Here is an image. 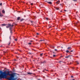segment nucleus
Wrapping results in <instances>:
<instances>
[{
    "label": "nucleus",
    "mask_w": 80,
    "mask_h": 80,
    "mask_svg": "<svg viewBox=\"0 0 80 80\" xmlns=\"http://www.w3.org/2000/svg\"><path fill=\"white\" fill-rule=\"evenodd\" d=\"M9 28L10 31H12V27H10Z\"/></svg>",
    "instance_id": "4"
},
{
    "label": "nucleus",
    "mask_w": 80,
    "mask_h": 80,
    "mask_svg": "<svg viewBox=\"0 0 80 80\" xmlns=\"http://www.w3.org/2000/svg\"><path fill=\"white\" fill-rule=\"evenodd\" d=\"M46 2H47V3H48V4H49L50 5H52V2H48L47 1H45Z\"/></svg>",
    "instance_id": "3"
},
{
    "label": "nucleus",
    "mask_w": 80,
    "mask_h": 80,
    "mask_svg": "<svg viewBox=\"0 0 80 80\" xmlns=\"http://www.w3.org/2000/svg\"><path fill=\"white\" fill-rule=\"evenodd\" d=\"M0 6H2V3H0Z\"/></svg>",
    "instance_id": "24"
},
{
    "label": "nucleus",
    "mask_w": 80,
    "mask_h": 80,
    "mask_svg": "<svg viewBox=\"0 0 80 80\" xmlns=\"http://www.w3.org/2000/svg\"><path fill=\"white\" fill-rule=\"evenodd\" d=\"M10 43H11V42H9V43L8 44V45H10Z\"/></svg>",
    "instance_id": "21"
},
{
    "label": "nucleus",
    "mask_w": 80,
    "mask_h": 80,
    "mask_svg": "<svg viewBox=\"0 0 80 80\" xmlns=\"http://www.w3.org/2000/svg\"><path fill=\"white\" fill-rule=\"evenodd\" d=\"M51 48H55V46H52L51 47Z\"/></svg>",
    "instance_id": "18"
},
{
    "label": "nucleus",
    "mask_w": 80,
    "mask_h": 80,
    "mask_svg": "<svg viewBox=\"0 0 80 80\" xmlns=\"http://www.w3.org/2000/svg\"><path fill=\"white\" fill-rule=\"evenodd\" d=\"M37 35H39V33H37Z\"/></svg>",
    "instance_id": "32"
},
{
    "label": "nucleus",
    "mask_w": 80,
    "mask_h": 80,
    "mask_svg": "<svg viewBox=\"0 0 80 80\" xmlns=\"http://www.w3.org/2000/svg\"><path fill=\"white\" fill-rule=\"evenodd\" d=\"M55 56H56L55 55H53V57H55Z\"/></svg>",
    "instance_id": "29"
},
{
    "label": "nucleus",
    "mask_w": 80,
    "mask_h": 80,
    "mask_svg": "<svg viewBox=\"0 0 80 80\" xmlns=\"http://www.w3.org/2000/svg\"><path fill=\"white\" fill-rule=\"evenodd\" d=\"M46 63V61H42L41 62V63Z\"/></svg>",
    "instance_id": "7"
},
{
    "label": "nucleus",
    "mask_w": 80,
    "mask_h": 80,
    "mask_svg": "<svg viewBox=\"0 0 80 80\" xmlns=\"http://www.w3.org/2000/svg\"><path fill=\"white\" fill-rule=\"evenodd\" d=\"M31 5H33V3H31Z\"/></svg>",
    "instance_id": "35"
},
{
    "label": "nucleus",
    "mask_w": 80,
    "mask_h": 80,
    "mask_svg": "<svg viewBox=\"0 0 80 80\" xmlns=\"http://www.w3.org/2000/svg\"><path fill=\"white\" fill-rule=\"evenodd\" d=\"M20 17H18L17 18V20H20Z\"/></svg>",
    "instance_id": "9"
},
{
    "label": "nucleus",
    "mask_w": 80,
    "mask_h": 80,
    "mask_svg": "<svg viewBox=\"0 0 80 80\" xmlns=\"http://www.w3.org/2000/svg\"><path fill=\"white\" fill-rule=\"evenodd\" d=\"M4 53H7V52H5Z\"/></svg>",
    "instance_id": "38"
},
{
    "label": "nucleus",
    "mask_w": 80,
    "mask_h": 80,
    "mask_svg": "<svg viewBox=\"0 0 80 80\" xmlns=\"http://www.w3.org/2000/svg\"><path fill=\"white\" fill-rule=\"evenodd\" d=\"M76 63L77 65L79 64V63H78V61H76Z\"/></svg>",
    "instance_id": "17"
},
{
    "label": "nucleus",
    "mask_w": 80,
    "mask_h": 80,
    "mask_svg": "<svg viewBox=\"0 0 80 80\" xmlns=\"http://www.w3.org/2000/svg\"><path fill=\"white\" fill-rule=\"evenodd\" d=\"M54 50H55V51H57V49H54Z\"/></svg>",
    "instance_id": "27"
},
{
    "label": "nucleus",
    "mask_w": 80,
    "mask_h": 80,
    "mask_svg": "<svg viewBox=\"0 0 80 80\" xmlns=\"http://www.w3.org/2000/svg\"><path fill=\"white\" fill-rule=\"evenodd\" d=\"M24 20H25V19L22 18V19H21L20 21V22H22V21H23Z\"/></svg>",
    "instance_id": "11"
},
{
    "label": "nucleus",
    "mask_w": 80,
    "mask_h": 80,
    "mask_svg": "<svg viewBox=\"0 0 80 80\" xmlns=\"http://www.w3.org/2000/svg\"><path fill=\"white\" fill-rule=\"evenodd\" d=\"M64 11H65L66 12H67V10H64Z\"/></svg>",
    "instance_id": "36"
},
{
    "label": "nucleus",
    "mask_w": 80,
    "mask_h": 80,
    "mask_svg": "<svg viewBox=\"0 0 80 80\" xmlns=\"http://www.w3.org/2000/svg\"><path fill=\"white\" fill-rule=\"evenodd\" d=\"M28 45H32V43L30 42V43H28Z\"/></svg>",
    "instance_id": "20"
},
{
    "label": "nucleus",
    "mask_w": 80,
    "mask_h": 80,
    "mask_svg": "<svg viewBox=\"0 0 80 80\" xmlns=\"http://www.w3.org/2000/svg\"><path fill=\"white\" fill-rule=\"evenodd\" d=\"M40 56H42L43 55V53H42L40 54Z\"/></svg>",
    "instance_id": "22"
},
{
    "label": "nucleus",
    "mask_w": 80,
    "mask_h": 80,
    "mask_svg": "<svg viewBox=\"0 0 80 80\" xmlns=\"http://www.w3.org/2000/svg\"><path fill=\"white\" fill-rule=\"evenodd\" d=\"M46 20H49V18H46Z\"/></svg>",
    "instance_id": "19"
},
{
    "label": "nucleus",
    "mask_w": 80,
    "mask_h": 80,
    "mask_svg": "<svg viewBox=\"0 0 80 80\" xmlns=\"http://www.w3.org/2000/svg\"><path fill=\"white\" fill-rule=\"evenodd\" d=\"M72 80H75V79H72Z\"/></svg>",
    "instance_id": "42"
},
{
    "label": "nucleus",
    "mask_w": 80,
    "mask_h": 80,
    "mask_svg": "<svg viewBox=\"0 0 80 80\" xmlns=\"http://www.w3.org/2000/svg\"><path fill=\"white\" fill-rule=\"evenodd\" d=\"M61 12H62V11H61Z\"/></svg>",
    "instance_id": "41"
},
{
    "label": "nucleus",
    "mask_w": 80,
    "mask_h": 80,
    "mask_svg": "<svg viewBox=\"0 0 80 80\" xmlns=\"http://www.w3.org/2000/svg\"><path fill=\"white\" fill-rule=\"evenodd\" d=\"M60 3V1H58L56 2V3L57 4H59Z\"/></svg>",
    "instance_id": "10"
},
{
    "label": "nucleus",
    "mask_w": 80,
    "mask_h": 80,
    "mask_svg": "<svg viewBox=\"0 0 80 80\" xmlns=\"http://www.w3.org/2000/svg\"><path fill=\"white\" fill-rule=\"evenodd\" d=\"M0 17H3V15H2V13H1V12H0Z\"/></svg>",
    "instance_id": "8"
},
{
    "label": "nucleus",
    "mask_w": 80,
    "mask_h": 80,
    "mask_svg": "<svg viewBox=\"0 0 80 80\" xmlns=\"http://www.w3.org/2000/svg\"><path fill=\"white\" fill-rule=\"evenodd\" d=\"M28 75H32V73L28 72Z\"/></svg>",
    "instance_id": "12"
},
{
    "label": "nucleus",
    "mask_w": 80,
    "mask_h": 80,
    "mask_svg": "<svg viewBox=\"0 0 80 80\" xmlns=\"http://www.w3.org/2000/svg\"><path fill=\"white\" fill-rule=\"evenodd\" d=\"M60 5H62V4H60Z\"/></svg>",
    "instance_id": "47"
},
{
    "label": "nucleus",
    "mask_w": 80,
    "mask_h": 80,
    "mask_svg": "<svg viewBox=\"0 0 80 80\" xmlns=\"http://www.w3.org/2000/svg\"><path fill=\"white\" fill-rule=\"evenodd\" d=\"M41 41H44V40H40V42Z\"/></svg>",
    "instance_id": "33"
},
{
    "label": "nucleus",
    "mask_w": 80,
    "mask_h": 80,
    "mask_svg": "<svg viewBox=\"0 0 80 80\" xmlns=\"http://www.w3.org/2000/svg\"><path fill=\"white\" fill-rule=\"evenodd\" d=\"M71 78H73V76H71Z\"/></svg>",
    "instance_id": "28"
},
{
    "label": "nucleus",
    "mask_w": 80,
    "mask_h": 80,
    "mask_svg": "<svg viewBox=\"0 0 80 80\" xmlns=\"http://www.w3.org/2000/svg\"><path fill=\"white\" fill-rule=\"evenodd\" d=\"M49 28H51V27H49Z\"/></svg>",
    "instance_id": "45"
},
{
    "label": "nucleus",
    "mask_w": 80,
    "mask_h": 80,
    "mask_svg": "<svg viewBox=\"0 0 80 80\" xmlns=\"http://www.w3.org/2000/svg\"><path fill=\"white\" fill-rule=\"evenodd\" d=\"M29 54H30V55L32 54V53L30 52H29Z\"/></svg>",
    "instance_id": "34"
},
{
    "label": "nucleus",
    "mask_w": 80,
    "mask_h": 80,
    "mask_svg": "<svg viewBox=\"0 0 80 80\" xmlns=\"http://www.w3.org/2000/svg\"><path fill=\"white\" fill-rule=\"evenodd\" d=\"M1 29V28L0 27V29Z\"/></svg>",
    "instance_id": "44"
},
{
    "label": "nucleus",
    "mask_w": 80,
    "mask_h": 80,
    "mask_svg": "<svg viewBox=\"0 0 80 80\" xmlns=\"http://www.w3.org/2000/svg\"><path fill=\"white\" fill-rule=\"evenodd\" d=\"M15 41H17V39L16 38L15 39Z\"/></svg>",
    "instance_id": "26"
},
{
    "label": "nucleus",
    "mask_w": 80,
    "mask_h": 80,
    "mask_svg": "<svg viewBox=\"0 0 80 80\" xmlns=\"http://www.w3.org/2000/svg\"><path fill=\"white\" fill-rule=\"evenodd\" d=\"M7 25H8V26H6V28H9V27L10 28V27H13V25H12L11 24H7Z\"/></svg>",
    "instance_id": "2"
},
{
    "label": "nucleus",
    "mask_w": 80,
    "mask_h": 80,
    "mask_svg": "<svg viewBox=\"0 0 80 80\" xmlns=\"http://www.w3.org/2000/svg\"><path fill=\"white\" fill-rule=\"evenodd\" d=\"M73 1H74V2H77V0H72Z\"/></svg>",
    "instance_id": "23"
},
{
    "label": "nucleus",
    "mask_w": 80,
    "mask_h": 80,
    "mask_svg": "<svg viewBox=\"0 0 80 80\" xmlns=\"http://www.w3.org/2000/svg\"><path fill=\"white\" fill-rule=\"evenodd\" d=\"M46 70V71H48V70Z\"/></svg>",
    "instance_id": "46"
},
{
    "label": "nucleus",
    "mask_w": 80,
    "mask_h": 80,
    "mask_svg": "<svg viewBox=\"0 0 80 80\" xmlns=\"http://www.w3.org/2000/svg\"><path fill=\"white\" fill-rule=\"evenodd\" d=\"M9 39L10 40H11V36H10V37H9Z\"/></svg>",
    "instance_id": "25"
},
{
    "label": "nucleus",
    "mask_w": 80,
    "mask_h": 80,
    "mask_svg": "<svg viewBox=\"0 0 80 80\" xmlns=\"http://www.w3.org/2000/svg\"><path fill=\"white\" fill-rule=\"evenodd\" d=\"M0 47H2V46H0Z\"/></svg>",
    "instance_id": "39"
},
{
    "label": "nucleus",
    "mask_w": 80,
    "mask_h": 80,
    "mask_svg": "<svg viewBox=\"0 0 80 80\" xmlns=\"http://www.w3.org/2000/svg\"><path fill=\"white\" fill-rule=\"evenodd\" d=\"M61 48H63V47H61Z\"/></svg>",
    "instance_id": "43"
},
{
    "label": "nucleus",
    "mask_w": 80,
    "mask_h": 80,
    "mask_svg": "<svg viewBox=\"0 0 80 80\" xmlns=\"http://www.w3.org/2000/svg\"><path fill=\"white\" fill-rule=\"evenodd\" d=\"M2 12L3 13H5V11L4 10H2Z\"/></svg>",
    "instance_id": "14"
},
{
    "label": "nucleus",
    "mask_w": 80,
    "mask_h": 80,
    "mask_svg": "<svg viewBox=\"0 0 80 80\" xmlns=\"http://www.w3.org/2000/svg\"><path fill=\"white\" fill-rule=\"evenodd\" d=\"M53 53H55V52H53Z\"/></svg>",
    "instance_id": "40"
},
{
    "label": "nucleus",
    "mask_w": 80,
    "mask_h": 80,
    "mask_svg": "<svg viewBox=\"0 0 80 80\" xmlns=\"http://www.w3.org/2000/svg\"><path fill=\"white\" fill-rule=\"evenodd\" d=\"M58 47H57V48H58Z\"/></svg>",
    "instance_id": "48"
},
{
    "label": "nucleus",
    "mask_w": 80,
    "mask_h": 80,
    "mask_svg": "<svg viewBox=\"0 0 80 80\" xmlns=\"http://www.w3.org/2000/svg\"><path fill=\"white\" fill-rule=\"evenodd\" d=\"M71 49L72 48H71V47H68L67 48L68 50H71Z\"/></svg>",
    "instance_id": "6"
},
{
    "label": "nucleus",
    "mask_w": 80,
    "mask_h": 80,
    "mask_svg": "<svg viewBox=\"0 0 80 80\" xmlns=\"http://www.w3.org/2000/svg\"><path fill=\"white\" fill-rule=\"evenodd\" d=\"M12 31H10V33H12Z\"/></svg>",
    "instance_id": "37"
},
{
    "label": "nucleus",
    "mask_w": 80,
    "mask_h": 80,
    "mask_svg": "<svg viewBox=\"0 0 80 80\" xmlns=\"http://www.w3.org/2000/svg\"><path fill=\"white\" fill-rule=\"evenodd\" d=\"M61 62H62L61 61H59L58 62V63H59L61 64Z\"/></svg>",
    "instance_id": "13"
},
{
    "label": "nucleus",
    "mask_w": 80,
    "mask_h": 80,
    "mask_svg": "<svg viewBox=\"0 0 80 80\" xmlns=\"http://www.w3.org/2000/svg\"><path fill=\"white\" fill-rule=\"evenodd\" d=\"M66 52H67V53H68V52L69 53H70V51L68 50H67L66 51Z\"/></svg>",
    "instance_id": "15"
},
{
    "label": "nucleus",
    "mask_w": 80,
    "mask_h": 80,
    "mask_svg": "<svg viewBox=\"0 0 80 80\" xmlns=\"http://www.w3.org/2000/svg\"><path fill=\"white\" fill-rule=\"evenodd\" d=\"M7 73L6 71L3 72L0 70V78H6L9 80H15L14 77L15 76V73H10V72L8 71Z\"/></svg>",
    "instance_id": "1"
},
{
    "label": "nucleus",
    "mask_w": 80,
    "mask_h": 80,
    "mask_svg": "<svg viewBox=\"0 0 80 80\" xmlns=\"http://www.w3.org/2000/svg\"><path fill=\"white\" fill-rule=\"evenodd\" d=\"M56 10H59V8H56Z\"/></svg>",
    "instance_id": "30"
},
{
    "label": "nucleus",
    "mask_w": 80,
    "mask_h": 80,
    "mask_svg": "<svg viewBox=\"0 0 80 80\" xmlns=\"http://www.w3.org/2000/svg\"><path fill=\"white\" fill-rule=\"evenodd\" d=\"M6 25H7V24H6L5 23H3L2 24V26H6Z\"/></svg>",
    "instance_id": "5"
},
{
    "label": "nucleus",
    "mask_w": 80,
    "mask_h": 80,
    "mask_svg": "<svg viewBox=\"0 0 80 80\" xmlns=\"http://www.w3.org/2000/svg\"><path fill=\"white\" fill-rule=\"evenodd\" d=\"M69 57H70V56H68L66 57L65 58H69Z\"/></svg>",
    "instance_id": "16"
},
{
    "label": "nucleus",
    "mask_w": 80,
    "mask_h": 80,
    "mask_svg": "<svg viewBox=\"0 0 80 80\" xmlns=\"http://www.w3.org/2000/svg\"><path fill=\"white\" fill-rule=\"evenodd\" d=\"M31 42H32V41H31Z\"/></svg>",
    "instance_id": "49"
},
{
    "label": "nucleus",
    "mask_w": 80,
    "mask_h": 80,
    "mask_svg": "<svg viewBox=\"0 0 80 80\" xmlns=\"http://www.w3.org/2000/svg\"><path fill=\"white\" fill-rule=\"evenodd\" d=\"M73 52V51L72 50V51H71V52H70H70Z\"/></svg>",
    "instance_id": "31"
}]
</instances>
